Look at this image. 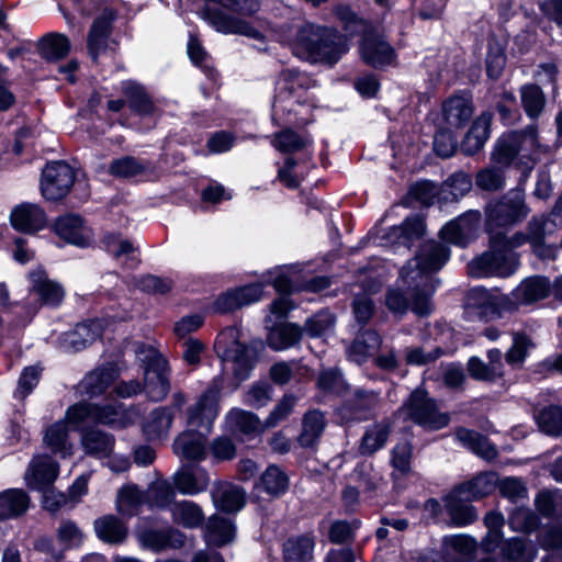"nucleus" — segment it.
Segmentation results:
<instances>
[{
    "label": "nucleus",
    "instance_id": "obj_1",
    "mask_svg": "<svg viewBox=\"0 0 562 562\" xmlns=\"http://www.w3.org/2000/svg\"><path fill=\"white\" fill-rule=\"evenodd\" d=\"M450 257V250L436 240L425 241L416 256L400 270L397 288L390 289L385 297L386 307L395 314L406 313L411 299L412 311L427 315L432 310L430 296L436 289L434 273L439 271Z\"/></svg>",
    "mask_w": 562,
    "mask_h": 562
},
{
    "label": "nucleus",
    "instance_id": "obj_2",
    "mask_svg": "<svg viewBox=\"0 0 562 562\" xmlns=\"http://www.w3.org/2000/svg\"><path fill=\"white\" fill-rule=\"evenodd\" d=\"M293 52L303 59L336 64L349 49L345 35L334 29L305 23L297 27L291 41Z\"/></svg>",
    "mask_w": 562,
    "mask_h": 562
},
{
    "label": "nucleus",
    "instance_id": "obj_3",
    "mask_svg": "<svg viewBox=\"0 0 562 562\" xmlns=\"http://www.w3.org/2000/svg\"><path fill=\"white\" fill-rule=\"evenodd\" d=\"M135 352L144 366V385L136 380L121 382L115 392L121 397H131L145 390L153 401L164 400L170 390L166 359L156 349L144 345L138 346Z\"/></svg>",
    "mask_w": 562,
    "mask_h": 562
},
{
    "label": "nucleus",
    "instance_id": "obj_4",
    "mask_svg": "<svg viewBox=\"0 0 562 562\" xmlns=\"http://www.w3.org/2000/svg\"><path fill=\"white\" fill-rule=\"evenodd\" d=\"M524 240L521 234H515L512 238H507L505 234H493L490 238V250L468 265L469 274L475 278L513 274L517 267L513 249L522 245Z\"/></svg>",
    "mask_w": 562,
    "mask_h": 562
},
{
    "label": "nucleus",
    "instance_id": "obj_5",
    "mask_svg": "<svg viewBox=\"0 0 562 562\" xmlns=\"http://www.w3.org/2000/svg\"><path fill=\"white\" fill-rule=\"evenodd\" d=\"M315 81L304 72L286 69L280 74L273 108L276 111L295 112V105H313L310 89Z\"/></svg>",
    "mask_w": 562,
    "mask_h": 562
},
{
    "label": "nucleus",
    "instance_id": "obj_6",
    "mask_svg": "<svg viewBox=\"0 0 562 562\" xmlns=\"http://www.w3.org/2000/svg\"><path fill=\"white\" fill-rule=\"evenodd\" d=\"M530 210L525 202V193L520 189L510 190L499 200L486 206V227L493 234H504L501 228H508L527 217Z\"/></svg>",
    "mask_w": 562,
    "mask_h": 562
},
{
    "label": "nucleus",
    "instance_id": "obj_7",
    "mask_svg": "<svg viewBox=\"0 0 562 562\" xmlns=\"http://www.w3.org/2000/svg\"><path fill=\"white\" fill-rule=\"evenodd\" d=\"M402 409L418 426L428 430H439L450 423L448 413L440 412L435 400L424 391H414Z\"/></svg>",
    "mask_w": 562,
    "mask_h": 562
},
{
    "label": "nucleus",
    "instance_id": "obj_8",
    "mask_svg": "<svg viewBox=\"0 0 562 562\" xmlns=\"http://www.w3.org/2000/svg\"><path fill=\"white\" fill-rule=\"evenodd\" d=\"M222 379L216 378L199 397L198 402L188 409L187 424L191 430L206 436L211 432L213 423L218 415L220 392Z\"/></svg>",
    "mask_w": 562,
    "mask_h": 562
},
{
    "label": "nucleus",
    "instance_id": "obj_9",
    "mask_svg": "<svg viewBox=\"0 0 562 562\" xmlns=\"http://www.w3.org/2000/svg\"><path fill=\"white\" fill-rule=\"evenodd\" d=\"M238 330L228 328L223 331L216 340V348L222 351V357L226 363L232 364V370L236 379L245 380L255 362V350L238 341Z\"/></svg>",
    "mask_w": 562,
    "mask_h": 562
},
{
    "label": "nucleus",
    "instance_id": "obj_10",
    "mask_svg": "<svg viewBox=\"0 0 562 562\" xmlns=\"http://www.w3.org/2000/svg\"><path fill=\"white\" fill-rule=\"evenodd\" d=\"M124 411L121 405H98L80 402L70 406L66 412V423L79 427L87 422H95L105 425H123Z\"/></svg>",
    "mask_w": 562,
    "mask_h": 562
},
{
    "label": "nucleus",
    "instance_id": "obj_11",
    "mask_svg": "<svg viewBox=\"0 0 562 562\" xmlns=\"http://www.w3.org/2000/svg\"><path fill=\"white\" fill-rule=\"evenodd\" d=\"M75 181L74 169L64 161H52L42 172L41 191L48 201H58L67 195Z\"/></svg>",
    "mask_w": 562,
    "mask_h": 562
},
{
    "label": "nucleus",
    "instance_id": "obj_12",
    "mask_svg": "<svg viewBox=\"0 0 562 562\" xmlns=\"http://www.w3.org/2000/svg\"><path fill=\"white\" fill-rule=\"evenodd\" d=\"M480 222V212L468 211L447 223L440 231V237L452 245L465 247L476 237Z\"/></svg>",
    "mask_w": 562,
    "mask_h": 562
},
{
    "label": "nucleus",
    "instance_id": "obj_13",
    "mask_svg": "<svg viewBox=\"0 0 562 562\" xmlns=\"http://www.w3.org/2000/svg\"><path fill=\"white\" fill-rule=\"evenodd\" d=\"M480 222V212L468 211L447 223L440 231V237L452 245L465 247L476 237Z\"/></svg>",
    "mask_w": 562,
    "mask_h": 562
},
{
    "label": "nucleus",
    "instance_id": "obj_14",
    "mask_svg": "<svg viewBox=\"0 0 562 562\" xmlns=\"http://www.w3.org/2000/svg\"><path fill=\"white\" fill-rule=\"evenodd\" d=\"M202 18L207 21L216 31L225 34H239L255 40H261V33L248 22L236 16L226 14L217 9L206 5L201 11Z\"/></svg>",
    "mask_w": 562,
    "mask_h": 562
},
{
    "label": "nucleus",
    "instance_id": "obj_15",
    "mask_svg": "<svg viewBox=\"0 0 562 562\" xmlns=\"http://www.w3.org/2000/svg\"><path fill=\"white\" fill-rule=\"evenodd\" d=\"M362 60L372 67L391 65L395 59L394 48L379 34H366L360 44Z\"/></svg>",
    "mask_w": 562,
    "mask_h": 562
},
{
    "label": "nucleus",
    "instance_id": "obj_16",
    "mask_svg": "<svg viewBox=\"0 0 562 562\" xmlns=\"http://www.w3.org/2000/svg\"><path fill=\"white\" fill-rule=\"evenodd\" d=\"M58 475V464L48 456L35 457L24 475L26 485L36 491H46Z\"/></svg>",
    "mask_w": 562,
    "mask_h": 562
},
{
    "label": "nucleus",
    "instance_id": "obj_17",
    "mask_svg": "<svg viewBox=\"0 0 562 562\" xmlns=\"http://www.w3.org/2000/svg\"><path fill=\"white\" fill-rule=\"evenodd\" d=\"M136 536L143 548L154 552L180 548L183 544V535L172 528H145L138 530Z\"/></svg>",
    "mask_w": 562,
    "mask_h": 562
},
{
    "label": "nucleus",
    "instance_id": "obj_18",
    "mask_svg": "<svg viewBox=\"0 0 562 562\" xmlns=\"http://www.w3.org/2000/svg\"><path fill=\"white\" fill-rule=\"evenodd\" d=\"M30 292L35 294L44 305L56 307L65 296L63 286L50 280L43 269H35L30 272Z\"/></svg>",
    "mask_w": 562,
    "mask_h": 562
},
{
    "label": "nucleus",
    "instance_id": "obj_19",
    "mask_svg": "<svg viewBox=\"0 0 562 562\" xmlns=\"http://www.w3.org/2000/svg\"><path fill=\"white\" fill-rule=\"evenodd\" d=\"M55 232L67 243L79 247H87L91 243V232L78 215L68 214L59 217L55 223Z\"/></svg>",
    "mask_w": 562,
    "mask_h": 562
},
{
    "label": "nucleus",
    "instance_id": "obj_20",
    "mask_svg": "<svg viewBox=\"0 0 562 562\" xmlns=\"http://www.w3.org/2000/svg\"><path fill=\"white\" fill-rule=\"evenodd\" d=\"M10 220L15 229L25 233L37 232L46 225L44 211L38 205L31 203L16 206L11 212Z\"/></svg>",
    "mask_w": 562,
    "mask_h": 562
},
{
    "label": "nucleus",
    "instance_id": "obj_21",
    "mask_svg": "<svg viewBox=\"0 0 562 562\" xmlns=\"http://www.w3.org/2000/svg\"><path fill=\"white\" fill-rule=\"evenodd\" d=\"M492 119L490 112H483L475 119L461 143V150L464 154L474 155L484 147L490 138Z\"/></svg>",
    "mask_w": 562,
    "mask_h": 562
},
{
    "label": "nucleus",
    "instance_id": "obj_22",
    "mask_svg": "<svg viewBox=\"0 0 562 562\" xmlns=\"http://www.w3.org/2000/svg\"><path fill=\"white\" fill-rule=\"evenodd\" d=\"M117 375V369L112 363L97 368L88 373L79 383V392L89 396H98L105 392Z\"/></svg>",
    "mask_w": 562,
    "mask_h": 562
},
{
    "label": "nucleus",
    "instance_id": "obj_23",
    "mask_svg": "<svg viewBox=\"0 0 562 562\" xmlns=\"http://www.w3.org/2000/svg\"><path fill=\"white\" fill-rule=\"evenodd\" d=\"M101 334L102 324L100 321L78 324L74 330L64 335L63 347L68 351H79L92 344Z\"/></svg>",
    "mask_w": 562,
    "mask_h": 562
},
{
    "label": "nucleus",
    "instance_id": "obj_24",
    "mask_svg": "<svg viewBox=\"0 0 562 562\" xmlns=\"http://www.w3.org/2000/svg\"><path fill=\"white\" fill-rule=\"evenodd\" d=\"M553 291V285L546 277H530L522 280L513 291L522 305H529L549 296Z\"/></svg>",
    "mask_w": 562,
    "mask_h": 562
},
{
    "label": "nucleus",
    "instance_id": "obj_25",
    "mask_svg": "<svg viewBox=\"0 0 562 562\" xmlns=\"http://www.w3.org/2000/svg\"><path fill=\"white\" fill-rule=\"evenodd\" d=\"M212 498L215 506L220 509L234 513L244 507L246 492L238 485L228 482H218L212 492Z\"/></svg>",
    "mask_w": 562,
    "mask_h": 562
},
{
    "label": "nucleus",
    "instance_id": "obj_26",
    "mask_svg": "<svg viewBox=\"0 0 562 562\" xmlns=\"http://www.w3.org/2000/svg\"><path fill=\"white\" fill-rule=\"evenodd\" d=\"M225 423L233 434L246 437L260 434L267 428L257 415L240 408H232L225 417Z\"/></svg>",
    "mask_w": 562,
    "mask_h": 562
},
{
    "label": "nucleus",
    "instance_id": "obj_27",
    "mask_svg": "<svg viewBox=\"0 0 562 562\" xmlns=\"http://www.w3.org/2000/svg\"><path fill=\"white\" fill-rule=\"evenodd\" d=\"M112 21V14L103 13L93 21L90 27L87 44L93 60H97L98 56L108 48Z\"/></svg>",
    "mask_w": 562,
    "mask_h": 562
},
{
    "label": "nucleus",
    "instance_id": "obj_28",
    "mask_svg": "<svg viewBox=\"0 0 562 562\" xmlns=\"http://www.w3.org/2000/svg\"><path fill=\"white\" fill-rule=\"evenodd\" d=\"M114 445L115 438L100 429L92 428L81 435V446L85 453L97 459L110 457Z\"/></svg>",
    "mask_w": 562,
    "mask_h": 562
},
{
    "label": "nucleus",
    "instance_id": "obj_29",
    "mask_svg": "<svg viewBox=\"0 0 562 562\" xmlns=\"http://www.w3.org/2000/svg\"><path fill=\"white\" fill-rule=\"evenodd\" d=\"M145 491L135 484L123 485L116 494L115 506L117 513L125 518L136 516L142 506L147 504Z\"/></svg>",
    "mask_w": 562,
    "mask_h": 562
},
{
    "label": "nucleus",
    "instance_id": "obj_30",
    "mask_svg": "<svg viewBox=\"0 0 562 562\" xmlns=\"http://www.w3.org/2000/svg\"><path fill=\"white\" fill-rule=\"evenodd\" d=\"M326 419L321 411L313 409L304 414L297 442L302 448H314L326 428Z\"/></svg>",
    "mask_w": 562,
    "mask_h": 562
},
{
    "label": "nucleus",
    "instance_id": "obj_31",
    "mask_svg": "<svg viewBox=\"0 0 562 562\" xmlns=\"http://www.w3.org/2000/svg\"><path fill=\"white\" fill-rule=\"evenodd\" d=\"M443 119L450 126L462 127L473 115L471 99L463 94H456L442 104Z\"/></svg>",
    "mask_w": 562,
    "mask_h": 562
},
{
    "label": "nucleus",
    "instance_id": "obj_32",
    "mask_svg": "<svg viewBox=\"0 0 562 562\" xmlns=\"http://www.w3.org/2000/svg\"><path fill=\"white\" fill-rule=\"evenodd\" d=\"M548 225L549 220L533 217L528 223L527 234L520 233L525 237L524 244L528 241L540 258H550L554 254V249L546 245L547 235L552 233Z\"/></svg>",
    "mask_w": 562,
    "mask_h": 562
},
{
    "label": "nucleus",
    "instance_id": "obj_33",
    "mask_svg": "<svg viewBox=\"0 0 562 562\" xmlns=\"http://www.w3.org/2000/svg\"><path fill=\"white\" fill-rule=\"evenodd\" d=\"M97 537L110 544L122 543L128 533L126 524L115 515H104L93 522Z\"/></svg>",
    "mask_w": 562,
    "mask_h": 562
},
{
    "label": "nucleus",
    "instance_id": "obj_34",
    "mask_svg": "<svg viewBox=\"0 0 562 562\" xmlns=\"http://www.w3.org/2000/svg\"><path fill=\"white\" fill-rule=\"evenodd\" d=\"M204 436L191 431L180 434L173 441V452L190 461H203L206 458Z\"/></svg>",
    "mask_w": 562,
    "mask_h": 562
},
{
    "label": "nucleus",
    "instance_id": "obj_35",
    "mask_svg": "<svg viewBox=\"0 0 562 562\" xmlns=\"http://www.w3.org/2000/svg\"><path fill=\"white\" fill-rule=\"evenodd\" d=\"M173 422V414L168 407H158L146 417L143 431L149 440L166 438Z\"/></svg>",
    "mask_w": 562,
    "mask_h": 562
},
{
    "label": "nucleus",
    "instance_id": "obj_36",
    "mask_svg": "<svg viewBox=\"0 0 562 562\" xmlns=\"http://www.w3.org/2000/svg\"><path fill=\"white\" fill-rule=\"evenodd\" d=\"M518 135L505 133L496 140L491 153V164L503 170L507 169L519 156L516 147Z\"/></svg>",
    "mask_w": 562,
    "mask_h": 562
},
{
    "label": "nucleus",
    "instance_id": "obj_37",
    "mask_svg": "<svg viewBox=\"0 0 562 562\" xmlns=\"http://www.w3.org/2000/svg\"><path fill=\"white\" fill-rule=\"evenodd\" d=\"M510 134L518 135L516 147L521 157H527L530 160H536L543 153H547L549 147L542 145L538 138V127L529 125L522 131H513Z\"/></svg>",
    "mask_w": 562,
    "mask_h": 562
},
{
    "label": "nucleus",
    "instance_id": "obj_38",
    "mask_svg": "<svg viewBox=\"0 0 562 562\" xmlns=\"http://www.w3.org/2000/svg\"><path fill=\"white\" fill-rule=\"evenodd\" d=\"M150 170L151 165L149 161L133 156L114 159L109 166V172L121 179L142 177Z\"/></svg>",
    "mask_w": 562,
    "mask_h": 562
},
{
    "label": "nucleus",
    "instance_id": "obj_39",
    "mask_svg": "<svg viewBox=\"0 0 562 562\" xmlns=\"http://www.w3.org/2000/svg\"><path fill=\"white\" fill-rule=\"evenodd\" d=\"M381 342V337L375 330H364L349 347L348 357L353 362L362 363L380 347Z\"/></svg>",
    "mask_w": 562,
    "mask_h": 562
},
{
    "label": "nucleus",
    "instance_id": "obj_40",
    "mask_svg": "<svg viewBox=\"0 0 562 562\" xmlns=\"http://www.w3.org/2000/svg\"><path fill=\"white\" fill-rule=\"evenodd\" d=\"M391 432V424L389 420H381L368 427L362 436L359 451L361 454H373L382 449Z\"/></svg>",
    "mask_w": 562,
    "mask_h": 562
},
{
    "label": "nucleus",
    "instance_id": "obj_41",
    "mask_svg": "<svg viewBox=\"0 0 562 562\" xmlns=\"http://www.w3.org/2000/svg\"><path fill=\"white\" fill-rule=\"evenodd\" d=\"M205 538L210 546H225L234 540L235 526L228 518L213 516L207 521Z\"/></svg>",
    "mask_w": 562,
    "mask_h": 562
},
{
    "label": "nucleus",
    "instance_id": "obj_42",
    "mask_svg": "<svg viewBox=\"0 0 562 562\" xmlns=\"http://www.w3.org/2000/svg\"><path fill=\"white\" fill-rule=\"evenodd\" d=\"M520 103L531 120L538 119L544 111L547 99L542 89L536 83H526L519 89Z\"/></svg>",
    "mask_w": 562,
    "mask_h": 562
},
{
    "label": "nucleus",
    "instance_id": "obj_43",
    "mask_svg": "<svg viewBox=\"0 0 562 562\" xmlns=\"http://www.w3.org/2000/svg\"><path fill=\"white\" fill-rule=\"evenodd\" d=\"M314 540L310 536L291 537L283 543L284 562H311Z\"/></svg>",
    "mask_w": 562,
    "mask_h": 562
},
{
    "label": "nucleus",
    "instance_id": "obj_44",
    "mask_svg": "<svg viewBox=\"0 0 562 562\" xmlns=\"http://www.w3.org/2000/svg\"><path fill=\"white\" fill-rule=\"evenodd\" d=\"M105 250L115 259L126 258V265L135 268L139 263L138 251L134 245L116 234H106L103 238Z\"/></svg>",
    "mask_w": 562,
    "mask_h": 562
},
{
    "label": "nucleus",
    "instance_id": "obj_45",
    "mask_svg": "<svg viewBox=\"0 0 562 562\" xmlns=\"http://www.w3.org/2000/svg\"><path fill=\"white\" fill-rule=\"evenodd\" d=\"M30 498L23 490L11 488L0 493V518H12L23 514Z\"/></svg>",
    "mask_w": 562,
    "mask_h": 562
},
{
    "label": "nucleus",
    "instance_id": "obj_46",
    "mask_svg": "<svg viewBox=\"0 0 562 562\" xmlns=\"http://www.w3.org/2000/svg\"><path fill=\"white\" fill-rule=\"evenodd\" d=\"M446 510L456 527H464L476 519L473 506L458 495V490L446 499Z\"/></svg>",
    "mask_w": 562,
    "mask_h": 562
},
{
    "label": "nucleus",
    "instance_id": "obj_47",
    "mask_svg": "<svg viewBox=\"0 0 562 562\" xmlns=\"http://www.w3.org/2000/svg\"><path fill=\"white\" fill-rule=\"evenodd\" d=\"M456 438L464 447L484 459L491 460L497 454L496 449L490 443V441L476 431L467 428H458L456 430Z\"/></svg>",
    "mask_w": 562,
    "mask_h": 562
},
{
    "label": "nucleus",
    "instance_id": "obj_48",
    "mask_svg": "<svg viewBox=\"0 0 562 562\" xmlns=\"http://www.w3.org/2000/svg\"><path fill=\"white\" fill-rule=\"evenodd\" d=\"M209 474L205 470L196 472L180 471L175 474V485L178 491L187 495H195L205 491L209 486Z\"/></svg>",
    "mask_w": 562,
    "mask_h": 562
},
{
    "label": "nucleus",
    "instance_id": "obj_49",
    "mask_svg": "<svg viewBox=\"0 0 562 562\" xmlns=\"http://www.w3.org/2000/svg\"><path fill=\"white\" fill-rule=\"evenodd\" d=\"M257 487L272 497H278L288 491L289 476L278 465H269L260 475Z\"/></svg>",
    "mask_w": 562,
    "mask_h": 562
},
{
    "label": "nucleus",
    "instance_id": "obj_50",
    "mask_svg": "<svg viewBox=\"0 0 562 562\" xmlns=\"http://www.w3.org/2000/svg\"><path fill=\"white\" fill-rule=\"evenodd\" d=\"M68 424L65 420H59L47 428L44 441L54 452H58L63 457L71 456L72 445L68 440Z\"/></svg>",
    "mask_w": 562,
    "mask_h": 562
},
{
    "label": "nucleus",
    "instance_id": "obj_51",
    "mask_svg": "<svg viewBox=\"0 0 562 562\" xmlns=\"http://www.w3.org/2000/svg\"><path fill=\"white\" fill-rule=\"evenodd\" d=\"M172 519L176 524L186 528H195L203 521L202 509L190 501L175 503L170 507Z\"/></svg>",
    "mask_w": 562,
    "mask_h": 562
},
{
    "label": "nucleus",
    "instance_id": "obj_52",
    "mask_svg": "<svg viewBox=\"0 0 562 562\" xmlns=\"http://www.w3.org/2000/svg\"><path fill=\"white\" fill-rule=\"evenodd\" d=\"M537 550L524 538H512L502 547V555L508 562H531Z\"/></svg>",
    "mask_w": 562,
    "mask_h": 562
},
{
    "label": "nucleus",
    "instance_id": "obj_53",
    "mask_svg": "<svg viewBox=\"0 0 562 562\" xmlns=\"http://www.w3.org/2000/svg\"><path fill=\"white\" fill-rule=\"evenodd\" d=\"M38 49L41 55L47 60H58L68 54L70 42L64 34L52 33L40 41Z\"/></svg>",
    "mask_w": 562,
    "mask_h": 562
},
{
    "label": "nucleus",
    "instance_id": "obj_54",
    "mask_svg": "<svg viewBox=\"0 0 562 562\" xmlns=\"http://www.w3.org/2000/svg\"><path fill=\"white\" fill-rule=\"evenodd\" d=\"M494 487L495 483L491 475L480 474L471 481L461 484L457 490L461 498H464L465 502H470L491 494Z\"/></svg>",
    "mask_w": 562,
    "mask_h": 562
},
{
    "label": "nucleus",
    "instance_id": "obj_55",
    "mask_svg": "<svg viewBox=\"0 0 562 562\" xmlns=\"http://www.w3.org/2000/svg\"><path fill=\"white\" fill-rule=\"evenodd\" d=\"M302 331L294 324L274 327L268 335V344L274 350H284L294 346L301 338Z\"/></svg>",
    "mask_w": 562,
    "mask_h": 562
},
{
    "label": "nucleus",
    "instance_id": "obj_56",
    "mask_svg": "<svg viewBox=\"0 0 562 562\" xmlns=\"http://www.w3.org/2000/svg\"><path fill=\"white\" fill-rule=\"evenodd\" d=\"M379 397V392L364 389L356 390L352 400L348 404L351 417L366 418L378 406Z\"/></svg>",
    "mask_w": 562,
    "mask_h": 562
},
{
    "label": "nucleus",
    "instance_id": "obj_57",
    "mask_svg": "<svg viewBox=\"0 0 562 562\" xmlns=\"http://www.w3.org/2000/svg\"><path fill=\"white\" fill-rule=\"evenodd\" d=\"M123 91L127 97L130 108L139 114H150L154 111V105L144 89L134 83H124Z\"/></svg>",
    "mask_w": 562,
    "mask_h": 562
},
{
    "label": "nucleus",
    "instance_id": "obj_58",
    "mask_svg": "<svg viewBox=\"0 0 562 562\" xmlns=\"http://www.w3.org/2000/svg\"><path fill=\"white\" fill-rule=\"evenodd\" d=\"M535 505L537 510L546 517L562 513V491L543 490L539 492L535 498Z\"/></svg>",
    "mask_w": 562,
    "mask_h": 562
},
{
    "label": "nucleus",
    "instance_id": "obj_59",
    "mask_svg": "<svg viewBox=\"0 0 562 562\" xmlns=\"http://www.w3.org/2000/svg\"><path fill=\"white\" fill-rule=\"evenodd\" d=\"M537 423L547 435H560L562 431V408L559 406L543 408L537 417Z\"/></svg>",
    "mask_w": 562,
    "mask_h": 562
},
{
    "label": "nucleus",
    "instance_id": "obj_60",
    "mask_svg": "<svg viewBox=\"0 0 562 562\" xmlns=\"http://www.w3.org/2000/svg\"><path fill=\"white\" fill-rule=\"evenodd\" d=\"M145 493L147 505L159 508L166 507L175 496L172 486L166 481L151 483Z\"/></svg>",
    "mask_w": 562,
    "mask_h": 562
},
{
    "label": "nucleus",
    "instance_id": "obj_61",
    "mask_svg": "<svg viewBox=\"0 0 562 562\" xmlns=\"http://www.w3.org/2000/svg\"><path fill=\"white\" fill-rule=\"evenodd\" d=\"M471 188L472 181L470 177L467 173L458 172L447 179L441 189V194H443L445 200H448L449 195H451L452 200H458L465 195Z\"/></svg>",
    "mask_w": 562,
    "mask_h": 562
},
{
    "label": "nucleus",
    "instance_id": "obj_62",
    "mask_svg": "<svg viewBox=\"0 0 562 562\" xmlns=\"http://www.w3.org/2000/svg\"><path fill=\"white\" fill-rule=\"evenodd\" d=\"M425 233V224L423 218L419 216L407 217L401 226H395L392 228V235L396 238H402L403 244L407 247V243L419 238Z\"/></svg>",
    "mask_w": 562,
    "mask_h": 562
},
{
    "label": "nucleus",
    "instance_id": "obj_63",
    "mask_svg": "<svg viewBox=\"0 0 562 562\" xmlns=\"http://www.w3.org/2000/svg\"><path fill=\"white\" fill-rule=\"evenodd\" d=\"M476 186L486 191H497L505 186L504 170L494 167L492 164L490 167L484 168L476 175Z\"/></svg>",
    "mask_w": 562,
    "mask_h": 562
},
{
    "label": "nucleus",
    "instance_id": "obj_64",
    "mask_svg": "<svg viewBox=\"0 0 562 562\" xmlns=\"http://www.w3.org/2000/svg\"><path fill=\"white\" fill-rule=\"evenodd\" d=\"M509 525L515 531L530 532L539 525V518L526 507L516 508L509 516Z\"/></svg>",
    "mask_w": 562,
    "mask_h": 562
}]
</instances>
